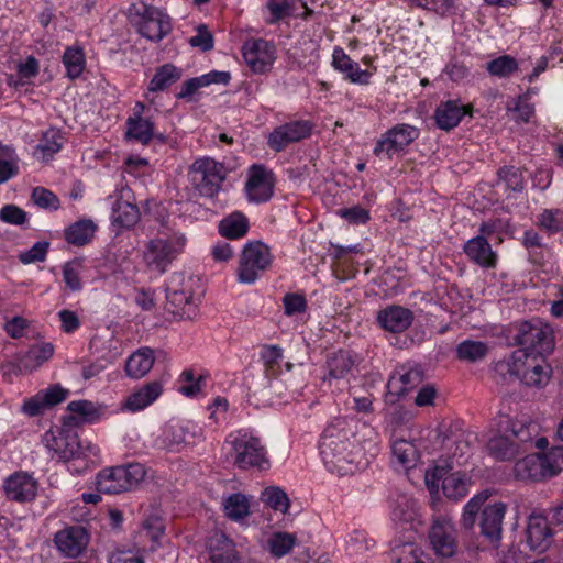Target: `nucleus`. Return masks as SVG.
Returning <instances> with one entry per match:
<instances>
[{
  "instance_id": "1",
  "label": "nucleus",
  "mask_w": 563,
  "mask_h": 563,
  "mask_svg": "<svg viewBox=\"0 0 563 563\" xmlns=\"http://www.w3.org/2000/svg\"><path fill=\"white\" fill-rule=\"evenodd\" d=\"M358 427L354 419L338 417L323 430L319 450L329 472L339 476L352 475L362 464L367 463L364 461L362 444L356 438Z\"/></svg>"
},
{
  "instance_id": "2",
  "label": "nucleus",
  "mask_w": 563,
  "mask_h": 563,
  "mask_svg": "<svg viewBox=\"0 0 563 563\" xmlns=\"http://www.w3.org/2000/svg\"><path fill=\"white\" fill-rule=\"evenodd\" d=\"M499 431L500 434L489 439L487 450L494 459L508 461L531 445L538 433V424L532 421L506 418L499 423Z\"/></svg>"
},
{
  "instance_id": "3",
  "label": "nucleus",
  "mask_w": 563,
  "mask_h": 563,
  "mask_svg": "<svg viewBox=\"0 0 563 563\" xmlns=\"http://www.w3.org/2000/svg\"><path fill=\"white\" fill-rule=\"evenodd\" d=\"M187 238L180 230L163 225L157 234L144 244L143 262L153 272L163 275L184 253Z\"/></svg>"
},
{
  "instance_id": "4",
  "label": "nucleus",
  "mask_w": 563,
  "mask_h": 563,
  "mask_svg": "<svg viewBox=\"0 0 563 563\" xmlns=\"http://www.w3.org/2000/svg\"><path fill=\"white\" fill-rule=\"evenodd\" d=\"M227 457L240 470L267 471L271 460L262 440L246 430L231 432L225 441Z\"/></svg>"
},
{
  "instance_id": "5",
  "label": "nucleus",
  "mask_w": 563,
  "mask_h": 563,
  "mask_svg": "<svg viewBox=\"0 0 563 563\" xmlns=\"http://www.w3.org/2000/svg\"><path fill=\"white\" fill-rule=\"evenodd\" d=\"M515 340L519 346L517 351H525L531 356H544L554 349L552 328L539 319L521 322Z\"/></svg>"
},
{
  "instance_id": "6",
  "label": "nucleus",
  "mask_w": 563,
  "mask_h": 563,
  "mask_svg": "<svg viewBox=\"0 0 563 563\" xmlns=\"http://www.w3.org/2000/svg\"><path fill=\"white\" fill-rule=\"evenodd\" d=\"M144 476V466L131 463L102 470L97 475L96 485L99 493L121 494L134 489Z\"/></svg>"
},
{
  "instance_id": "7",
  "label": "nucleus",
  "mask_w": 563,
  "mask_h": 563,
  "mask_svg": "<svg viewBox=\"0 0 563 563\" xmlns=\"http://www.w3.org/2000/svg\"><path fill=\"white\" fill-rule=\"evenodd\" d=\"M563 459L554 452L529 454L515 464V475L520 481H543L555 476L562 470Z\"/></svg>"
},
{
  "instance_id": "8",
  "label": "nucleus",
  "mask_w": 563,
  "mask_h": 563,
  "mask_svg": "<svg viewBox=\"0 0 563 563\" xmlns=\"http://www.w3.org/2000/svg\"><path fill=\"white\" fill-rule=\"evenodd\" d=\"M273 256L267 245L261 241L245 244L238 268V279L243 284L255 283L272 264Z\"/></svg>"
},
{
  "instance_id": "9",
  "label": "nucleus",
  "mask_w": 563,
  "mask_h": 563,
  "mask_svg": "<svg viewBox=\"0 0 563 563\" xmlns=\"http://www.w3.org/2000/svg\"><path fill=\"white\" fill-rule=\"evenodd\" d=\"M470 477L462 472L449 473L446 467L437 465L426 472V485L431 493L438 492L440 485L443 494L452 500L465 497L470 489Z\"/></svg>"
},
{
  "instance_id": "10",
  "label": "nucleus",
  "mask_w": 563,
  "mask_h": 563,
  "mask_svg": "<svg viewBox=\"0 0 563 563\" xmlns=\"http://www.w3.org/2000/svg\"><path fill=\"white\" fill-rule=\"evenodd\" d=\"M192 186L205 197L216 196L224 180L223 166L211 158L197 159L189 169Z\"/></svg>"
},
{
  "instance_id": "11",
  "label": "nucleus",
  "mask_w": 563,
  "mask_h": 563,
  "mask_svg": "<svg viewBox=\"0 0 563 563\" xmlns=\"http://www.w3.org/2000/svg\"><path fill=\"white\" fill-rule=\"evenodd\" d=\"M420 136V130L411 124L398 123L377 140L373 153L380 158L391 159Z\"/></svg>"
},
{
  "instance_id": "12",
  "label": "nucleus",
  "mask_w": 563,
  "mask_h": 563,
  "mask_svg": "<svg viewBox=\"0 0 563 563\" xmlns=\"http://www.w3.org/2000/svg\"><path fill=\"white\" fill-rule=\"evenodd\" d=\"M46 448L54 452L57 459L69 461L79 457L97 456L98 449L88 444L86 448L79 442L78 435L71 432H59L55 435L53 432L45 434Z\"/></svg>"
},
{
  "instance_id": "13",
  "label": "nucleus",
  "mask_w": 563,
  "mask_h": 563,
  "mask_svg": "<svg viewBox=\"0 0 563 563\" xmlns=\"http://www.w3.org/2000/svg\"><path fill=\"white\" fill-rule=\"evenodd\" d=\"M313 130L309 120H295L276 126L267 137V145L275 152H282L290 144L308 139Z\"/></svg>"
},
{
  "instance_id": "14",
  "label": "nucleus",
  "mask_w": 563,
  "mask_h": 563,
  "mask_svg": "<svg viewBox=\"0 0 563 563\" xmlns=\"http://www.w3.org/2000/svg\"><path fill=\"white\" fill-rule=\"evenodd\" d=\"M185 277L180 273H174L166 285V299L174 307L170 311L184 319H192L197 316V303L194 301L191 291H187L180 286Z\"/></svg>"
},
{
  "instance_id": "15",
  "label": "nucleus",
  "mask_w": 563,
  "mask_h": 563,
  "mask_svg": "<svg viewBox=\"0 0 563 563\" xmlns=\"http://www.w3.org/2000/svg\"><path fill=\"white\" fill-rule=\"evenodd\" d=\"M274 185V174L266 166L254 164L249 168L245 190L250 201L255 203L268 201L273 196Z\"/></svg>"
},
{
  "instance_id": "16",
  "label": "nucleus",
  "mask_w": 563,
  "mask_h": 563,
  "mask_svg": "<svg viewBox=\"0 0 563 563\" xmlns=\"http://www.w3.org/2000/svg\"><path fill=\"white\" fill-rule=\"evenodd\" d=\"M429 539L437 555L452 556L456 551V537L451 518L442 515L435 517L429 531Z\"/></svg>"
},
{
  "instance_id": "17",
  "label": "nucleus",
  "mask_w": 563,
  "mask_h": 563,
  "mask_svg": "<svg viewBox=\"0 0 563 563\" xmlns=\"http://www.w3.org/2000/svg\"><path fill=\"white\" fill-rule=\"evenodd\" d=\"M242 52L245 63L257 74L268 71L276 58L275 45L263 38L246 41Z\"/></svg>"
},
{
  "instance_id": "18",
  "label": "nucleus",
  "mask_w": 563,
  "mask_h": 563,
  "mask_svg": "<svg viewBox=\"0 0 563 563\" xmlns=\"http://www.w3.org/2000/svg\"><path fill=\"white\" fill-rule=\"evenodd\" d=\"M136 25L142 36L155 42L161 41L172 30L169 16L154 7H144Z\"/></svg>"
},
{
  "instance_id": "19",
  "label": "nucleus",
  "mask_w": 563,
  "mask_h": 563,
  "mask_svg": "<svg viewBox=\"0 0 563 563\" xmlns=\"http://www.w3.org/2000/svg\"><path fill=\"white\" fill-rule=\"evenodd\" d=\"M56 548L67 558L79 556L89 544V534L81 526H71L55 534Z\"/></svg>"
},
{
  "instance_id": "20",
  "label": "nucleus",
  "mask_w": 563,
  "mask_h": 563,
  "mask_svg": "<svg viewBox=\"0 0 563 563\" xmlns=\"http://www.w3.org/2000/svg\"><path fill=\"white\" fill-rule=\"evenodd\" d=\"M423 380V371L419 365L405 364L399 366L387 383V391L390 396H404L418 387Z\"/></svg>"
},
{
  "instance_id": "21",
  "label": "nucleus",
  "mask_w": 563,
  "mask_h": 563,
  "mask_svg": "<svg viewBox=\"0 0 563 563\" xmlns=\"http://www.w3.org/2000/svg\"><path fill=\"white\" fill-rule=\"evenodd\" d=\"M468 261L483 269H494L498 264V254L484 235L470 239L463 246Z\"/></svg>"
},
{
  "instance_id": "22",
  "label": "nucleus",
  "mask_w": 563,
  "mask_h": 563,
  "mask_svg": "<svg viewBox=\"0 0 563 563\" xmlns=\"http://www.w3.org/2000/svg\"><path fill=\"white\" fill-rule=\"evenodd\" d=\"M506 509L504 503H494L487 505L482 512L481 532L494 547H497L501 539Z\"/></svg>"
},
{
  "instance_id": "23",
  "label": "nucleus",
  "mask_w": 563,
  "mask_h": 563,
  "mask_svg": "<svg viewBox=\"0 0 563 563\" xmlns=\"http://www.w3.org/2000/svg\"><path fill=\"white\" fill-rule=\"evenodd\" d=\"M4 490L11 500L31 501L37 494V481L27 473L18 472L7 478Z\"/></svg>"
},
{
  "instance_id": "24",
  "label": "nucleus",
  "mask_w": 563,
  "mask_h": 563,
  "mask_svg": "<svg viewBox=\"0 0 563 563\" xmlns=\"http://www.w3.org/2000/svg\"><path fill=\"white\" fill-rule=\"evenodd\" d=\"M206 545L212 563H242L234 542L222 532L211 534Z\"/></svg>"
},
{
  "instance_id": "25",
  "label": "nucleus",
  "mask_w": 563,
  "mask_h": 563,
  "mask_svg": "<svg viewBox=\"0 0 563 563\" xmlns=\"http://www.w3.org/2000/svg\"><path fill=\"white\" fill-rule=\"evenodd\" d=\"M471 112V106H464L460 100H448L437 107L433 118L439 129L450 131L457 126L462 119Z\"/></svg>"
},
{
  "instance_id": "26",
  "label": "nucleus",
  "mask_w": 563,
  "mask_h": 563,
  "mask_svg": "<svg viewBox=\"0 0 563 563\" xmlns=\"http://www.w3.org/2000/svg\"><path fill=\"white\" fill-rule=\"evenodd\" d=\"M413 314L405 307L391 305L377 313L379 325L391 333H401L406 331L412 323Z\"/></svg>"
},
{
  "instance_id": "27",
  "label": "nucleus",
  "mask_w": 563,
  "mask_h": 563,
  "mask_svg": "<svg viewBox=\"0 0 563 563\" xmlns=\"http://www.w3.org/2000/svg\"><path fill=\"white\" fill-rule=\"evenodd\" d=\"M552 530L545 517L531 515L527 526V542L531 550L545 551L552 543Z\"/></svg>"
},
{
  "instance_id": "28",
  "label": "nucleus",
  "mask_w": 563,
  "mask_h": 563,
  "mask_svg": "<svg viewBox=\"0 0 563 563\" xmlns=\"http://www.w3.org/2000/svg\"><path fill=\"white\" fill-rule=\"evenodd\" d=\"M125 136L130 141L147 145L154 137L161 142L165 141V136L155 131V122L152 115L128 118Z\"/></svg>"
},
{
  "instance_id": "29",
  "label": "nucleus",
  "mask_w": 563,
  "mask_h": 563,
  "mask_svg": "<svg viewBox=\"0 0 563 563\" xmlns=\"http://www.w3.org/2000/svg\"><path fill=\"white\" fill-rule=\"evenodd\" d=\"M525 351H514L510 356L499 360L494 364V379L498 384H509L519 379L520 373L525 368Z\"/></svg>"
},
{
  "instance_id": "30",
  "label": "nucleus",
  "mask_w": 563,
  "mask_h": 563,
  "mask_svg": "<svg viewBox=\"0 0 563 563\" xmlns=\"http://www.w3.org/2000/svg\"><path fill=\"white\" fill-rule=\"evenodd\" d=\"M550 378V367L543 356H531L526 353L525 368L519 380L528 386L543 387Z\"/></svg>"
},
{
  "instance_id": "31",
  "label": "nucleus",
  "mask_w": 563,
  "mask_h": 563,
  "mask_svg": "<svg viewBox=\"0 0 563 563\" xmlns=\"http://www.w3.org/2000/svg\"><path fill=\"white\" fill-rule=\"evenodd\" d=\"M332 65L353 84L366 85L372 76L369 71L361 69L358 64L340 47H335L333 51Z\"/></svg>"
},
{
  "instance_id": "32",
  "label": "nucleus",
  "mask_w": 563,
  "mask_h": 563,
  "mask_svg": "<svg viewBox=\"0 0 563 563\" xmlns=\"http://www.w3.org/2000/svg\"><path fill=\"white\" fill-rule=\"evenodd\" d=\"M163 387L159 382H151L144 384L139 389L129 395L124 402L123 408L136 412L152 405L162 394Z\"/></svg>"
},
{
  "instance_id": "33",
  "label": "nucleus",
  "mask_w": 563,
  "mask_h": 563,
  "mask_svg": "<svg viewBox=\"0 0 563 563\" xmlns=\"http://www.w3.org/2000/svg\"><path fill=\"white\" fill-rule=\"evenodd\" d=\"M111 199L113 196L110 197ZM140 220V210L136 205L114 196L112 205L111 221L120 229H131Z\"/></svg>"
},
{
  "instance_id": "34",
  "label": "nucleus",
  "mask_w": 563,
  "mask_h": 563,
  "mask_svg": "<svg viewBox=\"0 0 563 563\" xmlns=\"http://www.w3.org/2000/svg\"><path fill=\"white\" fill-rule=\"evenodd\" d=\"M154 363V351L151 347H141L126 360L125 373L131 378H142L152 369Z\"/></svg>"
},
{
  "instance_id": "35",
  "label": "nucleus",
  "mask_w": 563,
  "mask_h": 563,
  "mask_svg": "<svg viewBox=\"0 0 563 563\" xmlns=\"http://www.w3.org/2000/svg\"><path fill=\"white\" fill-rule=\"evenodd\" d=\"M53 353L54 347L51 343L34 345L27 352L18 356V368L21 373L32 372L48 361Z\"/></svg>"
},
{
  "instance_id": "36",
  "label": "nucleus",
  "mask_w": 563,
  "mask_h": 563,
  "mask_svg": "<svg viewBox=\"0 0 563 563\" xmlns=\"http://www.w3.org/2000/svg\"><path fill=\"white\" fill-rule=\"evenodd\" d=\"M219 233L230 240L243 238L249 230V220L242 212H232L219 222Z\"/></svg>"
},
{
  "instance_id": "37",
  "label": "nucleus",
  "mask_w": 563,
  "mask_h": 563,
  "mask_svg": "<svg viewBox=\"0 0 563 563\" xmlns=\"http://www.w3.org/2000/svg\"><path fill=\"white\" fill-rule=\"evenodd\" d=\"M222 506L225 516L233 521H242L250 515V498L242 493L230 494Z\"/></svg>"
},
{
  "instance_id": "38",
  "label": "nucleus",
  "mask_w": 563,
  "mask_h": 563,
  "mask_svg": "<svg viewBox=\"0 0 563 563\" xmlns=\"http://www.w3.org/2000/svg\"><path fill=\"white\" fill-rule=\"evenodd\" d=\"M353 355L349 351L340 350L332 353L327 361L328 378L340 379L345 377L354 366Z\"/></svg>"
},
{
  "instance_id": "39",
  "label": "nucleus",
  "mask_w": 563,
  "mask_h": 563,
  "mask_svg": "<svg viewBox=\"0 0 563 563\" xmlns=\"http://www.w3.org/2000/svg\"><path fill=\"white\" fill-rule=\"evenodd\" d=\"M391 454L404 468H411L418 461L419 453L412 441L396 439L391 443Z\"/></svg>"
},
{
  "instance_id": "40",
  "label": "nucleus",
  "mask_w": 563,
  "mask_h": 563,
  "mask_svg": "<svg viewBox=\"0 0 563 563\" xmlns=\"http://www.w3.org/2000/svg\"><path fill=\"white\" fill-rule=\"evenodd\" d=\"M181 78V70L173 64L161 66L148 84V91H164Z\"/></svg>"
},
{
  "instance_id": "41",
  "label": "nucleus",
  "mask_w": 563,
  "mask_h": 563,
  "mask_svg": "<svg viewBox=\"0 0 563 563\" xmlns=\"http://www.w3.org/2000/svg\"><path fill=\"white\" fill-rule=\"evenodd\" d=\"M95 231L96 225L91 220H80L66 230V240L73 245L82 246L91 241Z\"/></svg>"
},
{
  "instance_id": "42",
  "label": "nucleus",
  "mask_w": 563,
  "mask_h": 563,
  "mask_svg": "<svg viewBox=\"0 0 563 563\" xmlns=\"http://www.w3.org/2000/svg\"><path fill=\"white\" fill-rule=\"evenodd\" d=\"M297 536L289 532H273L267 539V548L275 558L288 554L297 544Z\"/></svg>"
},
{
  "instance_id": "43",
  "label": "nucleus",
  "mask_w": 563,
  "mask_h": 563,
  "mask_svg": "<svg viewBox=\"0 0 563 563\" xmlns=\"http://www.w3.org/2000/svg\"><path fill=\"white\" fill-rule=\"evenodd\" d=\"M261 500L269 508L283 514H286L290 506L288 495L278 486L265 488L261 494Z\"/></svg>"
},
{
  "instance_id": "44",
  "label": "nucleus",
  "mask_w": 563,
  "mask_h": 563,
  "mask_svg": "<svg viewBox=\"0 0 563 563\" xmlns=\"http://www.w3.org/2000/svg\"><path fill=\"white\" fill-rule=\"evenodd\" d=\"M487 353L488 346L482 341L465 340L456 347L457 357L472 363L483 360Z\"/></svg>"
},
{
  "instance_id": "45",
  "label": "nucleus",
  "mask_w": 563,
  "mask_h": 563,
  "mask_svg": "<svg viewBox=\"0 0 563 563\" xmlns=\"http://www.w3.org/2000/svg\"><path fill=\"white\" fill-rule=\"evenodd\" d=\"M84 271L82 261L74 258L66 262L62 267L63 279L67 288L73 291H80L82 289V283L80 275Z\"/></svg>"
},
{
  "instance_id": "46",
  "label": "nucleus",
  "mask_w": 563,
  "mask_h": 563,
  "mask_svg": "<svg viewBox=\"0 0 563 563\" xmlns=\"http://www.w3.org/2000/svg\"><path fill=\"white\" fill-rule=\"evenodd\" d=\"M537 225L549 234L563 232V209H544L538 216Z\"/></svg>"
},
{
  "instance_id": "47",
  "label": "nucleus",
  "mask_w": 563,
  "mask_h": 563,
  "mask_svg": "<svg viewBox=\"0 0 563 563\" xmlns=\"http://www.w3.org/2000/svg\"><path fill=\"white\" fill-rule=\"evenodd\" d=\"M63 63L67 70V76L71 79L78 78L86 65L85 55L79 47H67L63 55Z\"/></svg>"
},
{
  "instance_id": "48",
  "label": "nucleus",
  "mask_w": 563,
  "mask_h": 563,
  "mask_svg": "<svg viewBox=\"0 0 563 563\" xmlns=\"http://www.w3.org/2000/svg\"><path fill=\"white\" fill-rule=\"evenodd\" d=\"M498 183H503L506 189L512 191H522L525 188L523 175L520 168L515 166H504L497 172Z\"/></svg>"
},
{
  "instance_id": "49",
  "label": "nucleus",
  "mask_w": 563,
  "mask_h": 563,
  "mask_svg": "<svg viewBox=\"0 0 563 563\" xmlns=\"http://www.w3.org/2000/svg\"><path fill=\"white\" fill-rule=\"evenodd\" d=\"M64 137L59 131L51 129L44 133L43 139L36 146V152L42 154L44 159L52 157L63 145Z\"/></svg>"
},
{
  "instance_id": "50",
  "label": "nucleus",
  "mask_w": 563,
  "mask_h": 563,
  "mask_svg": "<svg viewBox=\"0 0 563 563\" xmlns=\"http://www.w3.org/2000/svg\"><path fill=\"white\" fill-rule=\"evenodd\" d=\"M518 68L517 60L510 55L499 56L487 63V71L495 77H509Z\"/></svg>"
},
{
  "instance_id": "51",
  "label": "nucleus",
  "mask_w": 563,
  "mask_h": 563,
  "mask_svg": "<svg viewBox=\"0 0 563 563\" xmlns=\"http://www.w3.org/2000/svg\"><path fill=\"white\" fill-rule=\"evenodd\" d=\"M168 431L172 434V442L175 444L191 445L201 435V430L196 426L187 423L185 426H172Z\"/></svg>"
},
{
  "instance_id": "52",
  "label": "nucleus",
  "mask_w": 563,
  "mask_h": 563,
  "mask_svg": "<svg viewBox=\"0 0 563 563\" xmlns=\"http://www.w3.org/2000/svg\"><path fill=\"white\" fill-rule=\"evenodd\" d=\"M48 249L49 243L47 241H38L34 243L30 250L20 252L18 257L24 265L44 262L47 256Z\"/></svg>"
},
{
  "instance_id": "53",
  "label": "nucleus",
  "mask_w": 563,
  "mask_h": 563,
  "mask_svg": "<svg viewBox=\"0 0 563 563\" xmlns=\"http://www.w3.org/2000/svg\"><path fill=\"white\" fill-rule=\"evenodd\" d=\"M32 200L40 208L51 210H57L59 208V199L57 196L44 187L33 189Z\"/></svg>"
},
{
  "instance_id": "54",
  "label": "nucleus",
  "mask_w": 563,
  "mask_h": 563,
  "mask_svg": "<svg viewBox=\"0 0 563 563\" xmlns=\"http://www.w3.org/2000/svg\"><path fill=\"white\" fill-rule=\"evenodd\" d=\"M0 220L9 224L22 225L27 220V213L15 205H5L0 209Z\"/></svg>"
},
{
  "instance_id": "55",
  "label": "nucleus",
  "mask_w": 563,
  "mask_h": 563,
  "mask_svg": "<svg viewBox=\"0 0 563 563\" xmlns=\"http://www.w3.org/2000/svg\"><path fill=\"white\" fill-rule=\"evenodd\" d=\"M373 547V540H368L363 532H354L347 541V551L351 555L362 554Z\"/></svg>"
},
{
  "instance_id": "56",
  "label": "nucleus",
  "mask_w": 563,
  "mask_h": 563,
  "mask_svg": "<svg viewBox=\"0 0 563 563\" xmlns=\"http://www.w3.org/2000/svg\"><path fill=\"white\" fill-rule=\"evenodd\" d=\"M188 43L192 47H198L202 52H208L213 48V36L208 31L207 26L205 24H200L197 27V34L195 36H191L188 40Z\"/></svg>"
},
{
  "instance_id": "57",
  "label": "nucleus",
  "mask_w": 563,
  "mask_h": 563,
  "mask_svg": "<svg viewBox=\"0 0 563 563\" xmlns=\"http://www.w3.org/2000/svg\"><path fill=\"white\" fill-rule=\"evenodd\" d=\"M336 213L352 224H363L369 220V213L361 206H353L351 208H342Z\"/></svg>"
},
{
  "instance_id": "58",
  "label": "nucleus",
  "mask_w": 563,
  "mask_h": 563,
  "mask_svg": "<svg viewBox=\"0 0 563 563\" xmlns=\"http://www.w3.org/2000/svg\"><path fill=\"white\" fill-rule=\"evenodd\" d=\"M285 313L287 316H294L302 313L307 309V300L305 296L299 294H287L284 299Z\"/></svg>"
},
{
  "instance_id": "59",
  "label": "nucleus",
  "mask_w": 563,
  "mask_h": 563,
  "mask_svg": "<svg viewBox=\"0 0 563 563\" xmlns=\"http://www.w3.org/2000/svg\"><path fill=\"white\" fill-rule=\"evenodd\" d=\"M295 0H269L268 9L272 15L279 20L292 14Z\"/></svg>"
},
{
  "instance_id": "60",
  "label": "nucleus",
  "mask_w": 563,
  "mask_h": 563,
  "mask_svg": "<svg viewBox=\"0 0 563 563\" xmlns=\"http://www.w3.org/2000/svg\"><path fill=\"white\" fill-rule=\"evenodd\" d=\"M68 410L71 413H76L82 418V420L88 421L96 413V408L92 402L88 400H76L68 404Z\"/></svg>"
},
{
  "instance_id": "61",
  "label": "nucleus",
  "mask_w": 563,
  "mask_h": 563,
  "mask_svg": "<svg viewBox=\"0 0 563 563\" xmlns=\"http://www.w3.org/2000/svg\"><path fill=\"white\" fill-rule=\"evenodd\" d=\"M261 357L266 367L273 369L283 358V349L278 345H266L261 351Z\"/></svg>"
},
{
  "instance_id": "62",
  "label": "nucleus",
  "mask_w": 563,
  "mask_h": 563,
  "mask_svg": "<svg viewBox=\"0 0 563 563\" xmlns=\"http://www.w3.org/2000/svg\"><path fill=\"white\" fill-rule=\"evenodd\" d=\"M68 394L69 391L67 389L60 387L59 385H55L46 389L41 395L46 406L51 407L64 401L67 398Z\"/></svg>"
},
{
  "instance_id": "63",
  "label": "nucleus",
  "mask_w": 563,
  "mask_h": 563,
  "mask_svg": "<svg viewBox=\"0 0 563 563\" xmlns=\"http://www.w3.org/2000/svg\"><path fill=\"white\" fill-rule=\"evenodd\" d=\"M508 227V221H504L503 219L496 218L490 219L488 221L483 222L479 225L478 235H484V238L492 236L494 233H499L506 230Z\"/></svg>"
},
{
  "instance_id": "64",
  "label": "nucleus",
  "mask_w": 563,
  "mask_h": 563,
  "mask_svg": "<svg viewBox=\"0 0 563 563\" xmlns=\"http://www.w3.org/2000/svg\"><path fill=\"white\" fill-rule=\"evenodd\" d=\"M58 317L62 323V329L66 333H73L80 325L79 318L74 311L67 309L60 310L58 312Z\"/></svg>"
}]
</instances>
